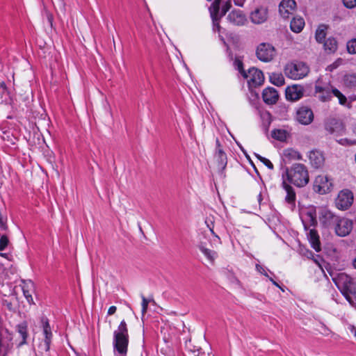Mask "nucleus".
Instances as JSON below:
<instances>
[{
	"instance_id": "1",
	"label": "nucleus",
	"mask_w": 356,
	"mask_h": 356,
	"mask_svg": "<svg viewBox=\"0 0 356 356\" xmlns=\"http://www.w3.org/2000/svg\"><path fill=\"white\" fill-rule=\"evenodd\" d=\"M282 180L297 187H304L309 181L307 168L304 164L294 163L289 168H286L283 170Z\"/></svg>"
},
{
	"instance_id": "2",
	"label": "nucleus",
	"mask_w": 356,
	"mask_h": 356,
	"mask_svg": "<svg viewBox=\"0 0 356 356\" xmlns=\"http://www.w3.org/2000/svg\"><path fill=\"white\" fill-rule=\"evenodd\" d=\"M129 344V334L127 323L122 321L113 332V352L115 356H127Z\"/></svg>"
},
{
	"instance_id": "3",
	"label": "nucleus",
	"mask_w": 356,
	"mask_h": 356,
	"mask_svg": "<svg viewBox=\"0 0 356 356\" xmlns=\"http://www.w3.org/2000/svg\"><path fill=\"white\" fill-rule=\"evenodd\" d=\"M309 72L308 65L300 61L292 62L288 63L284 67L286 76L293 80L303 79Z\"/></svg>"
},
{
	"instance_id": "4",
	"label": "nucleus",
	"mask_w": 356,
	"mask_h": 356,
	"mask_svg": "<svg viewBox=\"0 0 356 356\" xmlns=\"http://www.w3.org/2000/svg\"><path fill=\"white\" fill-rule=\"evenodd\" d=\"M238 70L242 74V76L247 79L249 87H257L263 83L264 81V76L263 72L254 67H252L249 69L248 72H246L243 69V64L241 62L238 61L237 63Z\"/></svg>"
},
{
	"instance_id": "5",
	"label": "nucleus",
	"mask_w": 356,
	"mask_h": 356,
	"mask_svg": "<svg viewBox=\"0 0 356 356\" xmlns=\"http://www.w3.org/2000/svg\"><path fill=\"white\" fill-rule=\"evenodd\" d=\"M333 187L334 184L332 179L325 175L316 176L313 183L314 191L321 195L330 193L333 189Z\"/></svg>"
},
{
	"instance_id": "6",
	"label": "nucleus",
	"mask_w": 356,
	"mask_h": 356,
	"mask_svg": "<svg viewBox=\"0 0 356 356\" xmlns=\"http://www.w3.org/2000/svg\"><path fill=\"white\" fill-rule=\"evenodd\" d=\"M334 89L329 81H324L322 79H318L315 84V92L322 102L330 100Z\"/></svg>"
},
{
	"instance_id": "7",
	"label": "nucleus",
	"mask_w": 356,
	"mask_h": 356,
	"mask_svg": "<svg viewBox=\"0 0 356 356\" xmlns=\"http://www.w3.org/2000/svg\"><path fill=\"white\" fill-rule=\"evenodd\" d=\"M353 202V194L348 189L341 191L336 200L335 205L337 209L341 211L348 209Z\"/></svg>"
},
{
	"instance_id": "8",
	"label": "nucleus",
	"mask_w": 356,
	"mask_h": 356,
	"mask_svg": "<svg viewBox=\"0 0 356 356\" xmlns=\"http://www.w3.org/2000/svg\"><path fill=\"white\" fill-rule=\"evenodd\" d=\"M353 226V222L351 220L339 217L334 223L335 232L339 236H346L351 232Z\"/></svg>"
},
{
	"instance_id": "9",
	"label": "nucleus",
	"mask_w": 356,
	"mask_h": 356,
	"mask_svg": "<svg viewBox=\"0 0 356 356\" xmlns=\"http://www.w3.org/2000/svg\"><path fill=\"white\" fill-rule=\"evenodd\" d=\"M257 58L263 62L270 61L275 55V49L270 44L262 43L259 44L257 49Z\"/></svg>"
},
{
	"instance_id": "10",
	"label": "nucleus",
	"mask_w": 356,
	"mask_h": 356,
	"mask_svg": "<svg viewBox=\"0 0 356 356\" xmlns=\"http://www.w3.org/2000/svg\"><path fill=\"white\" fill-rule=\"evenodd\" d=\"M296 8L295 0H282L279 5V13L283 18L287 19L294 14Z\"/></svg>"
},
{
	"instance_id": "11",
	"label": "nucleus",
	"mask_w": 356,
	"mask_h": 356,
	"mask_svg": "<svg viewBox=\"0 0 356 356\" xmlns=\"http://www.w3.org/2000/svg\"><path fill=\"white\" fill-rule=\"evenodd\" d=\"M339 289L353 292V279L345 273H339L332 278Z\"/></svg>"
},
{
	"instance_id": "12",
	"label": "nucleus",
	"mask_w": 356,
	"mask_h": 356,
	"mask_svg": "<svg viewBox=\"0 0 356 356\" xmlns=\"http://www.w3.org/2000/svg\"><path fill=\"white\" fill-rule=\"evenodd\" d=\"M296 119L302 124L307 125L311 124L314 120L312 110L307 106L299 108L296 112Z\"/></svg>"
},
{
	"instance_id": "13",
	"label": "nucleus",
	"mask_w": 356,
	"mask_h": 356,
	"mask_svg": "<svg viewBox=\"0 0 356 356\" xmlns=\"http://www.w3.org/2000/svg\"><path fill=\"white\" fill-rule=\"evenodd\" d=\"M304 88L302 86L295 84L286 89V98L290 101H298L303 97Z\"/></svg>"
},
{
	"instance_id": "14",
	"label": "nucleus",
	"mask_w": 356,
	"mask_h": 356,
	"mask_svg": "<svg viewBox=\"0 0 356 356\" xmlns=\"http://www.w3.org/2000/svg\"><path fill=\"white\" fill-rule=\"evenodd\" d=\"M282 187L285 191L286 195L284 197L285 202L289 205L291 209L296 207V195L293 187L284 181H282Z\"/></svg>"
},
{
	"instance_id": "15",
	"label": "nucleus",
	"mask_w": 356,
	"mask_h": 356,
	"mask_svg": "<svg viewBox=\"0 0 356 356\" xmlns=\"http://www.w3.org/2000/svg\"><path fill=\"white\" fill-rule=\"evenodd\" d=\"M222 0H214L211 7L209 8V12L213 21V29L214 31H219L220 24L219 21L222 17L219 15V4Z\"/></svg>"
},
{
	"instance_id": "16",
	"label": "nucleus",
	"mask_w": 356,
	"mask_h": 356,
	"mask_svg": "<svg viewBox=\"0 0 356 356\" xmlns=\"http://www.w3.org/2000/svg\"><path fill=\"white\" fill-rule=\"evenodd\" d=\"M308 157L311 165L315 168H321L324 165L325 157L321 151L312 150L309 152Z\"/></svg>"
},
{
	"instance_id": "17",
	"label": "nucleus",
	"mask_w": 356,
	"mask_h": 356,
	"mask_svg": "<svg viewBox=\"0 0 356 356\" xmlns=\"http://www.w3.org/2000/svg\"><path fill=\"white\" fill-rule=\"evenodd\" d=\"M268 18L267 9L264 7L256 8L250 14V19L254 24H259L264 23Z\"/></svg>"
},
{
	"instance_id": "18",
	"label": "nucleus",
	"mask_w": 356,
	"mask_h": 356,
	"mask_svg": "<svg viewBox=\"0 0 356 356\" xmlns=\"http://www.w3.org/2000/svg\"><path fill=\"white\" fill-rule=\"evenodd\" d=\"M228 20L237 26L243 25L246 22V17L242 11L239 10H232L227 16Z\"/></svg>"
},
{
	"instance_id": "19",
	"label": "nucleus",
	"mask_w": 356,
	"mask_h": 356,
	"mask_svg": "<svg viewBox=\"0 0 356 356\" xmlns=\"http://www.w3.org/2000/svg\"><path fill=\"white\" fill-rule=\"evenodd\" d=\"M264 101L268 104H275L279 95L277 91L273 88H267L262 92Z\"/></svg>"
},
{
	"instance_id": "20",
	"label": "nucleus",
	"mask_w": 356,
	"mask_h": 356,
	"mask_svg": "<svg viewBox=\"0 0 356 356\" xmlns=\"http://www.w3.org/2000/svg\"><path fill=\"white\" fill-rule=\"evenodd\" d=\"M307 233V238L311 244V246L316 251H321V242L319 240V236L317 231L315 229H308Z\"/></svg>"
},
{
	"instance_id": "21",
	"label": "nucleus",
	"mask_w": 356,
	"mask_h": 356,
	"mask_svg": "<svg viewBox=\"0 0 356 356\" xmlns=\"http://www.w3.org/2000/svg\"><path fill=\"white\" fill-rule=\"evenodd\" d=\"M41 322L42 324L43 334L45 338L44 343L46 345V350H49L52 338L51 327L47 318H42Z\"/></svg>"
},
{
	"instance_id": "22",
	"label": "nucleus",
	"mask_w": 356,
	"mask_h": 356,
	"mask_svg": "<svg viewBox=\"0 0 356 356\" xmlns=\"http://www.w3.org/2000/svg\"><path fill=\"white\" fill-rule=\"evenodd\" d=\"M339 217L327 209H323L320 215L321 220L326 226L334 225Z\"/></svg>"
},
{
	"instance_id": "23",
	"label": "nucleus",
	"mask_w": 356,
	"mask_h": 356,
	"mask_svg": "<svg viewBox=\"0 0 356 356\" xmlns=\"http://www.w3.org/2000/svg\"><path fill=\"white\" fill-rule=\"evenodd\" d=\"M302 222L305 230L309 229L312 226L314 227L317 223L315 213L309 211L302 214Z\"/></svg>"
},
{
	"instance_id": "24",
	"label": "nucleus",
	"mask_w": 356,
	"mask_h": 356,
	"mask_svg": "<svg viewBox=\"0 0 356 356\" xmlns=\"http://www.w3.org/2000/svg\"><path fill=\"white\" fill-rule=\"evenodd\" d=\"M283 159L287 161L302 160L300 153L293 148H286L282 152Z\"/></svg>"
},
{
	"instance_id": "25",
	"label": "nucleus",
	"mask_w": 356,
	"mask_h": 356,
	"mask_svg": "<svg viewBox=\"0 0 356 356\" xmlns=\"http://www.w3.org/2000/svg\"><path fill=\"white\" fill-rule=\"evenodd\" d=\"M305 26V20L302 17H293L291 22L290 27L293 32L300 33Z\"/></svg>"
},
{
	"instance_id": "26",
	"label": "nucleus",
	"mask_w": 356,
	"mask_h": 356,
	"mask_svg": "<svg viewBox=\"0 0 356 356\" xmlns=\"http://www.w3.org/2000/svg\"><path fill=\"white\" fill-rule=\"evenodd\" d=\"M199 250L211 264H213L218 257V254L216 251L207 248L202 244L199 245Z\"/></svg>"
},
{
	"instance_id": "27",
	"label": "nucleus",
	"mask_w": 356,
	"mask_h": 356,
	"mask_svg": "<svg viewBox=\"0 0 356 356\" xmlns=\"http://www.w3.org/2000/svg\"><path fill=\"white\" fill-rule=\"evenodd\" d=\"M270 81L275 86H282L284 85L285 80L283 74L280 72H274L270 74Z\"/></svg>"
},
{
	"instance_id": "28",
	"label": "nucleus",
	"mask_w": 356,
	"mask_h": 356,
	"mask_svg": "<svg viewBox=\"0 0 356 356\" xmlns=\"http://www.w3.org/2000/svg\"><path fill=\"white\" fill-rule=\"evenodd\" d=\"M17 327V332L22 338V341L19 343V346H21L26 343V339L28 337L27 325L26 323H22L19 324Z\"/></svg>"
},
{
	"instance_id": "29",
	"label": "nucleus",
	"mask_w": 356,
	"mask_h": 356,
	"mask_svg": "<svg viewBox=\"0 0 356 356\" xmlns=\"http://www.w3.org/2000/svg\"><path fill=\"white\" fill-rule=\"evenodd\" d=\"M272 137L280 141H284L289 137V133L281 129H274L271 133Z\"/></svg>"
},
{
	"instance_id": "30",
	"label": "nucleus",
	"mask_w": 356,
	"mask_h": 356,
	"mask_svg": "<svg viewBox=\"0 0 356 356\" xmlns=\"http://www.w3.org/2000/svg\"><path fill=\"white\" fill-rule=\"evenodd\" d=\"M337 49V42L334 38H330L324 42V49L327 53H333Z\"/></svg>"
},
{
	"instance_id": "31",
	"label": "nucleus",
	"mask_w": 356,
	"mask_h": 356,
	"mask_svg": "<svg viewBox=\"0 0 356 356\" xmlns=\"http://www.w3.org/2000/svg\"><path fill=\"white\" fill-rule=\"evenodd\" d=\"M327 26L324 24L320 25L316 31L315 38L318 42L322 43L326 36Z\"/></svg>"
},
{
	"instance_id": "32",
	"label": "nucleus",
	"mask_w": 356,
	"mask_h": 356,
	"mask_svg": "<svg viewBox=\"0 0 356 356\" xmlns=\"http://www.w3.org/2000/svg\"><path fill=\"white\" fill-rule=\"evenodd\" d=\"M341 127V124L335 119H330L325 123V129L330 134L336 131Z\"/></svg>"
},
{
	"instance_id": "33",
	"label": "nucleus",
	"mask_w": 356,
	"mask_h": 356,
	"mask_svg": "<svg viewBox=\"0 0 356 356\" xmlns=\"http://www.w3.org/2000/svg\"><path fill=\"white\" fill-rule=\"evenodd\" d=\"M344 85L348 88H354L356 86V75L348 74L343 79Z\"/></svg>"
},
{
	"instance_id": "34",
	"label": "nucleus",
	"mask_w": 356,
	"mask_h": 356,
	"mask_svg": "<svg viewBox=\"0 0 356 356\" xmlns=\"http://www.w3.org/2000/svg\"><path fill=\"white\" fill-rule=\"evenodd\" d=\"M333 95L337 97L339 99V102L341 105L350 106V104L348 103L347 98L337 88L333 90Z\"/></svg>"
},
{
	"instance_id": "35",
	"label": "nucleus",
	"mask_w": 356,
	"mask_h": 356,
	"mask_svg": "<svg viewBox=\"0 0 356 356\" xmlns=\"http://www.w3.org/2000/svg\"><path fill=\"white\" fill-rule=\"evenodd\" d=\"M220 3H221V2ZM231 6V0H227V1H225L221 8L220 4H219L220 17H223L226 14V13L230 9Z\"/></svg>"
},
{
	"instance_id": "36",
	"label": "nucleus",
	"mask_w": 356,
	"mask_h": 356,
	"mask_svg": "<svg viewBox=\"0 0 356 356\" xmlns=\"http://www.w3.org/2000/svg\"><path fill=\"white\" fill-rule=\"evenodd\" d=\"M255 156L256 157L261 161L262 162L268 169L270 170H273L274 168V165L273 164L271 163V161L265 158V157H263L261 156H260L259 154H255Z\"/></svg>"
},
{
	"instance_id": "37",
	"label": "nucleus",
	"mask_w": 356,
	"mask_h": 356,
	"mask_svg": "<svg viewBox=\"0 0 356 356\" xmlns=\"http://www.w3.org/2000/svg\"><path fill=\"white\" fill-rule=\"evenodd\" d=\"M305 255L307 258H311L314 261L315 264H316L321 269H323L321 264V261H322V259L318 256L315 257L314 254L309 250H307Z\"/></svg>"
},
{
	"instance_id": "38",
	"label": "nucleus",
	"mask_w": 356,
	"mask_h": 356,
	"mask_svg": "<svg viewBox=\"0 0 356 356\" xmlns=\"http://www.w3.org/2000/svg\"><path fill=\"white\" fill-rule=\"evenodd\" d=\"M347 49L350 54H356V38L352 39L348 42Z\"/></svg>"
},
{
	"instance_id": "39",
	"label": "nucleus",
	"mask_w": 356,
	"mask_h": 356,
	"mask_svg": "<svg viewBox=\"0 0 356 356\" xmlns=\"http://www.w3.org/2000/svg\"><path fill=\"white\" fill-rule=\"evenodd\" d=\"M151 301H152V300L147 299L145 296H142V314H143V315H144L147 312L148 304Z\"/></svg>"
},
{
	"instance_id": "40",
	"label": "nucleus",
	"mask_w": 356,
	"mask_h": 356,
	"mask_svg": "<svg viewBox=\"0 0 356 356\" xmlns=\"http://www.w3.org/2000/svg\"><path fill=\"white\" fill-rule=\"evenodd\" d=\"M8 244V238L6 236H2L0 238V251L3 250Z\"/></svg>"
},
{
	"instance_id": "41",
	"label": "nucleus",
	"mask_w": 356,
	"mask_h": 356,
	"mask_svg": "<svg viewBox=\"0 0 356 356\" xmlns=\"http://www.w3.org/2000/svg\"><path fill=\"white\" fill-rule=\"evenodd\" d=\"M343 5L347 8H354L356 7V0H342Z\"/></svg>"
},
{
	"instance_id": "42",
	"label": "nucleus",
	"mask_w": 356,
	"mask_h": 356,
	"mask_svg": "<svg viewBox=\"0 0 356 356\" xmlns=\"http://www.w3.org/2000/svg\"><path fill=\"white\" fill-rule=\"evenodd\" d=\"M339 143L343 145H351L356 144L355 140H350L347 138H341L339 140Z\"/></svg>"
},
{
	"instance_id": "43",
	"label": "nucleus",
	"mask_w": 356,
	"mask_h": 356,
	"mask_svg": "<svg viewBox=\"0 0 356 356\" xmlns=\"http://www.w3.org/2000/svg\"><path fill=\"white\" fill-rule=\"evenodd\" d=\"M256 269L261 274L265 275L267 277H269L268 275L267 274V271H266L267 270L264 266H261L259 264H257L256 265Z\"/></svg>"
},
{
	"instance_id": "44",
	"label": "nucleus",
	"mask_w": 356,
	"mask_h": 356,
	"mask_svg": "<svg viewBox=\"0 0 356 356\" xmlns=\"http://www.w3.org/2000/svg\"><path fill=\"white\" fill-rule=\"evenodd\" d=\"M23 293H24L26 299L27 300V301L29 303L33 302L32 296H31V294L30 293V292L28 290H26L24 288H23Z\"/></svg>"
},
{
	"instance_id": "45",
	"label": "nucleus",
	"mask_w": 356,
	"mask_h": 356,
	"mask_svg": "<svg viewBox=\"0 0 356 356\" xmlns=\"http://www.w3.org/2000/svg\"><path fill=\"white\" fill-rule=\"evenodd\" d=\"M217 155H218L219 159L220 160L221 163H225V161L226 160V156H225V154L221 149L218 150Z\"/></svg>"
},
{
	"instance_id": "46",
	"label": "nucleus",
	"mask_w": 356,
	"mask_h": 356,
	"mask_svg": "<svg viewBox=\"0 0 356 356\" xmlns=\"http://www.w3.org/2000/svg\"><path fill=\"white\" fill-rule=\"evenodd\" d=\"M341 60H339L334 62L332 65L327 66V70H329V71L332 72V70H334V69H336L339 66V63H341Z\"/></svg>"
},
{
	"instance_id": "47",
	"label": "nucleus",
	"mask_w": 356,
	"mask_h": 356,
	"mask_svg": "<svg viewBox=\"0 0 356 356\" xmlns=\"http://www.w3.org/2000/svg\"><path fill=\"white\" fill-rule=\"evenodd\" d=\"M116 310H117V308L115 306H111L109 307V309L108 310V314L113 315L115 313Z\"/></svg>"
},
{
	"instance_id": "48",
	"label": "nucleus",
	"mask_w": 356,
	"mask_h": 356,
	"mask_svg": "<svg viewBox=\"0 0 356 356\" xmlns=\"http://www.w3.org/2000/svg\"><path fill=\"white\" fill-rule=\"evenodd\" d=\"M209 229H210L211 234H213V236L216 238V240H214V241H216L218 243H220V238H219V236L217 234H215V232L213 230V228L212 227H209Z\"/></svg>"
},
{
	"instance_id": "49",
	"label": "nucleus",
	"mask_w": 356,
	"mask_h": 356,
	"mask_svg": "<svg viewBox=\"0 0 356 356\" xmlns=\"http://www.w3.org/2000/svg\"><path fill=\"white\" fill-rule=\"evenodd\" d=\"M234 3L236 6H243V0H240V1H238V0H234Z\"/></svg>"
},
{
	"instance_id": "50",
	"label": "nucleus",
	"mask_w": 356,
	"mask_h": 356,
	"mask_svg": "<svg viewBox=\"0 0 356 356\" xmlns=\"http://www.w3.org/2000/svg\"><path fill=\"white\" fill-rule=\"evenodd\" d=\"M269 278V280L276 286L280 288V285L272 278V277H268Z\"/></svg>"
},
{
	"instance_id": "51",
	"label": "nucleus",
	"mask_w": 356,
	"mask_h": 356,
	"mask_svg": "<svg viewBox=\"0 0 356 356\" xmlns=\"http://www.w3.org/2000/svg\"><path fill=\"white\" fill-rule=\"evenodd\" d=\"M0 256L2 257L7 258V254L6 253H0Z\"/></svg>"
},
{
	"instance_id": "52",
	"label": "nucleus",
	"mask_w": 356,
	"mask_h": 356,
	"mask_svg": "<svg viewBox=\"0 0 356 356\" xmlns=\"http://www.w3.org/2000/svg\"><path fill=\"white\" fill-rule=\"evenodd\" d=\"M353 266L355 268H356V258L353 261Z\"/></svg>"
},
{
	"instance_id": "53",
	"label": "nucleus",
	"mask_w": 356,
	"mask_h": 356,
	"mask_svg": "<svg viewBox=\"0 0 356 356\" xmlns=\"http://www.w3.org/2000/svg\"><path fill=\"white\" fill-rule=\"evenodd\" d=\"M355 336L356 337V330H355Z\"/></svg>"
}]
</instances>
